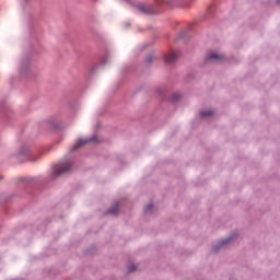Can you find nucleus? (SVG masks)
<instances>
[{
  "mask_svg": "<svg viewBox=\"0 0 280 280\" xmlns=\"http://www.w3.org/2000/svg\"><path fill=\"white\" fill-rule=\"evenodd\" d=\"M69 172H71V164L69 162H61L60 164L55 165L52 176H62V174H67Z\"/></svg>",
  "mask_w": 280,
  "mask_h": 280,
  "instance_id": "nucleus-1",
  "label": "nucleus"
},
{
  "mask_svg": "<svg viewBox=\"0 0 280 280\" xmlns=\"http://www.w3.org/2000/svg\"><path fill=\"white\" fill-rule=\"evenodd\" d=\"M137 10L142 14H154L159 12L152 4L139 3L137 4Z\"/></svg>",
  "mask_w": 280,
  "mask_h": 280,
  "instance_id": "nucleus-2",
  "label": "nucleus"
},
{
  "mask_svg": "<svg viewBox=\"0 0 280 280\" xmlns=\"http://www.w3.org/2000/svg\"><path fill=\"white\" fill-rule=\"evenodd\" d=\"M177 58H178V52L172 51L168 55H166L165 62H166V65H172V63L176 62Z\"/></svg>",
  "mask_w": 280,
  "mask_h": 280,
  "instance_id": "nucleus-3",
  "label": "nucleus"
},
{
  "mask_svg": "<svg viewBox=\"0 0 280 280\" xmlns=\"http://www.w3.org/2000/svg\"><path fill=\"white\" fill-rule=\"evenodd\" d=\"M207 60H215L217 62H222L224 60V57L217 52H209L207 56Z\"/></svg>",
  "mask_w": 280,
  "mask_h": 280,
  "instance_id": "nucleus-4",
  "label": "nucleus"
},
{
  "mask_svg": "<svg viewBox=\"0 0 280 280\" xmlns=\"http://www.w3.org/2000/svg\"><path fill=\"white\" fill-rule=\"evenodd\" d=\"M91 141H95V138L78 140L77 144L72 148V151L78 150V148H82L85 143H91Z\"/></svg>",
  "mask_w": 280,
  "mask_h": 280,
  "instance_id": "nucleus-5",
  "label": "nucleus"
},
{
  "mask_svg": "<svg viewBox=\"0 0 280 280\" xmlns=\"http://www.w3.org/2000/svg\"><path fill=\"white\" fill-rule=\"evenodd\" d=\"M200 115L201 117H210V115H213V112L211 109L202 110Z\"/></svg>",
  "mask_w": 280,
  "mask_h": 280,
  "instance_id": "nucleus-6",
  "label": "nucleus"
},
{
  "mask_svg": "<svg viewBox=\"0 0 280 280\" xmlns=\"http://www.w3.org/2000/svg\"><path fill=\"white\" fill-rule=\"evenodd\" d=\"M118 207H119V206L116 205L113 209H110V210L108 211V213H110L112 215L115 214V213H117V208H118Z\"/></svg>",
  "mask_w": 280,
  "mask_h": 280,
  "instance_id": "nucleus-7",
  "label": "nucleus"
},
{
  "mask_svg": "<svg viewBox=\"0 0 280 280\" xmlns=\"http://www.w3.org/2000/svg\"><path fill=\"white\" fill-rule=\"evenodd\" d=\"M154 206L152 205V203H149L147 207H145V213H148V212H150V211H152V208H153Z\"/></svg>",
  "mask_w": 280,
  "mask_h": 280,
  "instance_id": "nucleus-8",
  "label": "nucleus"
},
{
  "mask_svg": "<svg viewBox=\"0 0 280 280\" xmlns=\"http://www.w3.org/2000/svg\"><path fill=\"white\" fill-rule=\"evenodd\" d=\"M136 268L137 267L135 265H130L129 266V272H135Z\"/></svg>",
  "mask_w": 280,
  "mask_h": 280,
  "instance_id": "nucleus-9",
  "label": "nucleus"
},
{
  "mask_svg": "<svg viewBox=\"0 0 280 280\" xmlns=\"http://www.w3.org/2000/svg\"><path fill=\"white\" fill-rule=\"evenodd\" d=\"M228 242H229V240L222 241V242L220 243V246H224V244H226Z\"/></svg>",
  "mask_w": 280,
  "mask_h": 280,
  "instance_id": "nucleus-10",
  "label": "nucleus"
},
{
  "mask_svg": "<svg viewBox=\"0 0 280 280\" xmlns=\"http://www.w3.org/2000/svg\"><path fill=\"white\" fill-rule=\"evenodd\" d=\"M163 3H172V0H162Z\"/></svg>",
  "mask_w": 280,
  "mask_h": 280,
  "instance_id": "nucleus-11",
  "label": "nucleus"
},
{
  "mask_svg": "<svg viewBox=\"0 0 280 280\" xmlns=\"http://www.w3.org/2000/svg\"><path fill=\"white\" fill-rule=\"evenodd\" d=\"M152 61V56H149L148 58H147V62H151Z\"/></svg>",
  "mask_w": 280,
  "mask_h": 280,
  "instance_id": "nucleus-12",
  "label": "nucleus"
},
{
  "mask_svg": "<svg viewBox=\"0 0 280 280\" xmlns=\"http://www.w3.org/2000/svg\"><path fill=\"white\" fill-rule=\"evenodd\" d=\"M190 1H195V0H190Z\"/></svg>",
  "mask_w": 280,
  "mask_h": 280,
  "instance_id": "nucleus-13",
  "label": "nucleus"
}]
</instances>
